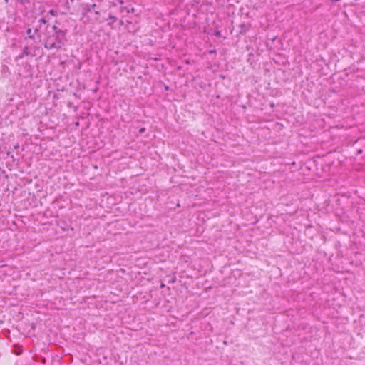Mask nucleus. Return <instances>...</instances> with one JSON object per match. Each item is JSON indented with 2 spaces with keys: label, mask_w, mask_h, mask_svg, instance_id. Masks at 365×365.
Instances as JSON below:
<instances>
[{
  "label": "nucleus",
  "mask_w": 365,
  "mask_h": 365,
  "mask_svg": "<svg viewBox=\"0 0 365 365\" xmlns=\"http://www.w3.org/2000/svg\"><path fill=\"white\" fill-rule=\"evenodd\" d=\"M66 41V33L63 31H56L53 35L46 38L44 45L48 49H60L65 44Z\"/></svg>",
  "instance_id": "f257e3e1"
},
{
  "label": "nucleus",
  "mask_w": 365,
  "mask_h": 365,
  "mask_svg": "<svg viewBox=\"0 0 365 365\" xmlns=\"http://www.w3.org/2000/svg\"><path fill=\"white\" fill-rule=\"evenodd\" d=\"M105 20H111L112 22H110L108 23V25L110 26V27H113L112 24L113 23L117 21V18L114 16H112V15H109L108 18V19H106Z\"/></svg>",
  "instance_id": "f03ea898"
},
{
  "label": "nucleus",
  "mask_w": 365,
  "mask_h": 365,
  "mask_svg": "<svg viewBox=\"0 0 365 365\" xmlns=\"http://www.w3.org/2000/svg\"><path fill=\"white\" fill-rule=\"evenodd\" d=\"M94 14H95V18H94V19H95V20H96V21H99V22H102V21H103L99 20V17H98V16H99V12L96 11V12L94 13Z\"/></svg>",
  "instance_id": "7ed1b4c3"
},
{
  "label": "nucleus",
  "mask_w": 365,
  "mask_h": 365,
  "mask_svg": "<svg viewBox=\"0 0 365 365\" xmlns=\"http://www.w3.org/2000/svg\"><path fill=\"white\" fill-rule=\"evenodd\" d=\"M49 13L53 16H55L56 14V12L54 10H50Z\"/></svg>",
  "instance_id": "20e7f679"
},
{
  "label": "nucleus",
  "mask_w": 365,
  "mask_h": 365,
  "mask_svg": "<svg viewBox=\"0 0 365 365\" xmlns=\"http://www.w3.org/2000/svg\"><path fill=\"white\" fill-rule=\"evenodd\" d=\"M145 128H140V129L139 132H140V133H144V132H145Z\"/></svg>",
  "instance_id": "39448f33"
},
{
  "label": "nucleus",
  "mask_w": 365,
  "mask_h": 365,
  "mask_svg": "<svg viewBox=\"0 0 365 365\" xmlns=\"http://www.w3.org/2000/svg\"><path fill=\"white\" fill-rule=\"evenodd\" d=\"M40 22H41L42 24H46V21L44 19H41L40 20Z\"/></svg>",
  "instance_id": "423d86ee"
},
{
  "label": "nucleus",
  "mask_w": 365,
  "mask_h": 365,
  "mask_svg": "<svg viewBox=\"0 0 365 365\" xmlns=\"http://www.w3.org/2000/svg\"><path fill=\"white\" fill-rule=\"evenodd\" d=\"M53 30L55 31V32H56V31H59V30L58 29L57 26H55V25L53 26Z\"/></svg>",
  "instance_id": "0eeeda50"
},
{
  "label": "nucleus",
  "mask_w": 365,
  "mask_h": 365,
  "mask_svg": "<svg viewBox=\"0 0 365 365\" xmlns=\"http://www.w3.org/2000/svg\"><path fill=\"white\" fill-rule=\"evenodd\" d=\"M31 32V29H28V31H27V34H28L29 35H30Z\"/></svg>",
  "instance_id": "6e6552de"
},
{
  "label": "nucleus",
  "mask_w": 365,
  "mask_h": 365,
  "mask_svg": "<svg viewBox=\"0 0 365 365\" xmlns=\"http://www.w3.org/2000/svg\"><path fill=\"white\" fill-rule=\"evenodd\" d=\"M331 2H337L339 1V0H330Z\"/></svg>",
  "instance_id": "1a4fd4ad"
},
{
  "label": "nucleus",
  "mask_w": 365,
  "mask_h": 365,
  "mask_svg": "<svg viewBox=\"0 0 365 365\" xmlns=\"http://www.w3.org/2000/svg\"><path fill=\"white\" fill-rule=\"evenodd\" d=\"M96 6V4L91 5V7L93 9Z\"/></svg>",
  "instance_id": "9d476101"
}]
</instances>
